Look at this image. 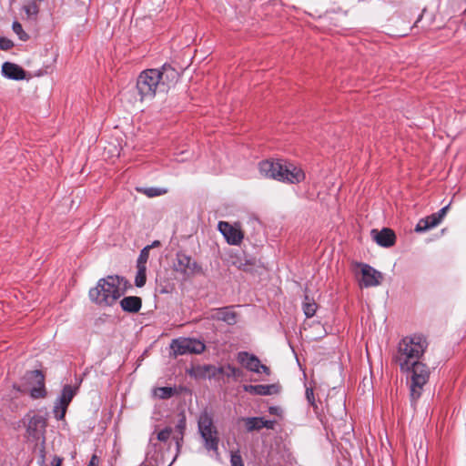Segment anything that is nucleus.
<instances>
[{"instance_id":"obj_1","label":"nucleus","mask_w":466,"mask_h":466,"mask_svg":"<svg viewBox=\"0 0 466 466\" xmlns=\"http://www.w3.org/2000/svg\"><path fill=\"white\" fill-rule=\"evenodd\" d=\"M427 348L426 338L421 334H413L400 340L393 356V360L398 364L400 371L407 374L410 402L413 407L420 398L423 387L430 378L428 366L420 361Z\"/></svg>"},{"instance_id":"obj_2","label":"nucleus","mask_w":466,"mask_h":466,"mask_svg":"<svg viewBox=\"0 0 466 466\" xmlns=\"http://www.w3.org/2000/svg\"><path fill=\"white\" fill-rule=\"evenodd\" d=\"M179 79L178 71L169 64L160 68L142 71L137 79V89L141 100H151L157 94H166Z\"/></svg>"},{"instance_id":"obj_3","label":"nucleus","mask_w":466,"mask_h":466,"mask_svg":"<svg viewBox=\"0 0 466 466\" xmlns=\"http://www.w3.org/2000/svg\"><path fill=\"white\" fill-rule=\"evenodd\" d=\"M258 169L262 176L280 182L297 184L305 179V173L299 167L283 159L261 161Z\"/></svg>"},{"instance_id":"obj_4","label":"nucleus","mask_w":466,"mask_h":466,"mask_svg":"<svg viewBox=\"0 0 466 466\" xmlns=\"http://www.w3.org/2000/svg\"><path fill=\"white\" fill-rule=\"evenodd\" d=\"M121 281L122 279L118 276L100 279L96 286L89 290L90 299L102 307L113 306L124 293L120 287Z\"/></svg>"},{"instance_id":"obj_5","label":"nucleus","mask_w":466,"mask_h":466,"mask_svg":"<svg viewBox=\"0 0 466 466\" xmlns=\"http://www.w3.org/2000/svg\"><path fill=\"white\" fill-rule=\"evenodd\" d=\"M198 431L203 439L205 448L218 455L219 439L218 431L213 424L212 416L207 411L202 412L198 417Z\"/></svg>"},{"instance_id":"obj_6","label":"nucleus","mask_w":466,"mask_h":466,"mask_svg":"<svg viewBox=\"0 0 466 466\" xmlns=\"http://www.w3.org/2000/svg\"><path fill=\"white\" fill-rule=\"evenodd\" d=\"M26 427V438L30 441H38L46 432L47 419L41 414H26L23 419Z\"/></svg>"},{"instance_id":"obj_7","label":"nucleus","mask_w":466,"mask_h":466,"mask_svg":"<svg viewBox=\"0 0 466 466\" xmlns=\"http://www.w3.org/2000/svg\"><path fill=\"white\" fill-rule=\"evenodd\" d=\"M170 348L177 356L189 353H202L206 346L203 342L196 339L179 338L172 340Z\"/></svg>"},{"instance_id":"obj_8","label":"nucleus","mask_w":466,"mask_h":466,"mask_svg":"<svg viewBox=\"0 0 466 466\" xmlns=\"http://www.w3.org/2000/svg\"><path fill=\"white\" fill-rule=\"evenodd\" d=\"M76 388L70 385L64 386L60 396L55 402L53 412L57 420H62L66 413L67 407L72 401L74 396L76 394Z\"/></svg>"},{"instance_id":"obj_9","label":"nucleus","mask_w":466,"mask_h":466,"mask_svg":"<svg viewBox=\"0 0 466 466\" xmlns=\"http://www.w3.org/2000/svg\"><path fill=\"white\" fill-rule=\"evenodd\" d=\"M174 269L188 278L201 271V267L189 256L182 252L177 253Z\"/></svg>"},{"instance_id":"obj_10","label":"nucleus","mask_w":466,"mask_h":466,"mask_svg":"<svg viewBox=\"0 0 466 466\" xmlns=\"http://www.w3.org/2000/svg\"><path fill=\"white\" fill-rule=\"evenodd\" d=\"M218 228L229 245H239L244 238V234L239 223L231 225L227 221H219Z\"/></svg>"},{"instance_id":"obj_11","label":"nucleus","mask_w":466,"mask_h":466,"mask_svg":"<svg viewBox=\"0 0 466 466\" xmlns=\"http://www.w3.org/2000/svg\"><path fill=\"white\" fill-rule=\"evenodd\" d=\"M237 360L247 370L259 373L264 372L269 374L268 367L261 364L260 360L254 354H250L247 351H240L237 355Z\"/></svg>"},{"instance_id":"obj_12","label":"nucleus","mask_w":466,"mask_h":466,"mask_svg":"<svg viewBox=\"0 0 466 466\" xmlns=\"http://www.w3.org/2000/svg\"><path fill=\"white\" fill-rule=\"evenodd\" d=\"M25 378L28 381H35V385L33 386L29 390V394L32 399H41L46 397V390L45 388V377L40 370H35L27 371L25 375Z\"/></svg>"},{"instance_id":"obj_13","label":"nucleus","mask_w":466,"mask_h":466,"mask_svg":"<svg viewBox=\"0 0 466 466\" xmlns=\"http://www.w3.org/2000/svg\"><path fill=\"white\" fill-rule=\"evenodd\" d=\"M362 279L360 285L369 288L376 287L381 283L382 274L368 264H360Z\"/></svg>"},{"instance_id":"obj_14","label":"nucleus","mask_w":466,"mask_h":466,"mask_svg":"<svg viewBox=\"0 0 466 466\" xmlns=\"http://www.w3.org/2000/svg\"><path fill=\"white\" fill-rule=\"evenodd\" d=\"M372 239L380 247L390 248L395 244L396 235L390 228H384L381 230L372 229Z\"/></svg>"},{"instance_id":"obj_15","label":"nucleus","mask_w":466,"mask_h":466,"mask_svg":"<svg viewBox=\"0 0 466 466\" xmlns=\"http://www.w3.org/2000/svg\"><path fill=\"white\" fill-rule=\"evenodd\" d=\"M171 434L172 428L170 427H166L165 429L158 431L156 437H154V434H152L149 438V443L147 450V458L151 456L152 451L157 452V451H160L161 448H158L157 441L167 442L169 440Z\"/></svg>"},{"instance_id":"obj_16","label":"nucleus","mask_w":466,"mask_h":466,"mask_svg":"<svg viewBox=\"0 0 466 466\" xmlns=\"http://www.w3.org/2000/svg\"><path fill=\"white\" fill-rule=\"evenodd\" d=\"M210 319L226 322L228 325L237 323V313L229 307L213 309L209 316Z\"/></svg>"},{"instance_id":"obj_17","label":"nucleus","mask_w":466,"mask_h":466,"mask_svg":"<svg viewBox=\"0 0 466 466\" xmlns=\"http://www.w3.org/2000/svg\"><path fill=\"white\" fill-rule=\"evenodd\" d=\"M3 75L13 80H23L25 78V71L16 64L5 62L2 66Z\"/></svg>"},{"instance_id":"obj_18","label":"nucleus","mask_w":466,"mask_h":466,"mask_svg":"<svg viewBox=\"0 0 466 466\" xmlns=\"http://www.w3.org/2000/svg\"><path fill=\"white\" fill-rule=\"evenodd\" d=\"M121 309L128 313H137L142 307V299L137 296L125 297L120 300Z\"/></svg>"},{"instance_id":"obj_19","label":"nucleus","mask_w":466,"mask_h":466,"mask_svg":"<svg viewBox=\"0 0 466 466\" xmlns=\"http://www.w3.org/2000/svg\"><path fill=\"white\" fill-rule=\"evenodd\" d=\"M274 389V385H244L243 390L246 392H248L250 394L254 395H260V396H268L272 394V390Z\"/></svg>"},{"instance_id":"obj_20","label":"nucleus","mask_w":466,"mask_h":466,"mask_svg":"<svg viewBox=\"0 0 466 466\" xmlns=\"http://www.w3.org/2000/svg\"><path fill=\"white\" fill-rule=\"evenodd\" d=\"M241 420L245 422L246 429L248 432L262 429L261 417L242 418Z\"/></svg>"},{"instance_id":"obj_21","label":"nucleus","mask_w":466,"mask_h":466,"mask_svg":"<svg viewBox=\"0 0 466 466\" xmlns=\"http://www.w3.org/2000/svg\"><path fill=\"white\" fill-rule=\"evenodd\" d=\"M302 309L306 317L311 318L316 313L317 304L313 299H309V297L306 295L302 304Z\"/></svg>"},{"instance_id":"obj_22","label":"nucleus","mask_w":466,"mask_h":466,"mask_svg":"<svg viewBox=\"0 0 466 466\" xmlns=\"http://www.w3.org/2000/svg\"><path fill=\"white\" fill-rule=\"evenodd\" d=\"M217 370L218 373H222L227 377H233L236 379L239 378L243 374L240 369H238L230 364L224 367H220Z\"/></svg>"},{"instance_id":"obj_23","label":"nucleus","mask_w":466,"mask_h":466,"mask_svg":"<svg viewBox=\"0 0 466 466\" xmlns=\"http://www.w3.org/2000/svg\"><path fill=\"white\" fill-rule=\"evenodd\" d=\"M137 275H136V278H135V285L137 288H141V287H143L146 284V280H147V275H146L147 266H139V267H137Z\"/></svg>"},{"instance_id":"obj_24","label":"nucleus","mask_w":466,"mask_h":466,"mask_svg":"<svg viewBox=\"0 0 466 466\" xmlns=\"http://www.w3.org/2000/svg\"><path fill=\"white\" fill-rule=\"evenodd\" d=\"M137 190L148 198L158 197L167 193V189L160 187H142Z\"/></svg>"},{"instance_id":"obj_25","label":"nucleus","mask_w":466,"mask_h":466,"mask_svg":"<svg viewBox=\"0 0 466 466\" xmlns=\"http://www.w3.org/2000/svg\"><path fill=\"white\" fill-rule=\"evenodd\" d=\"M151 248L152 246H146L144 248H142L137 260V267L147 266V262L149 258V250Z\"/></svg>"},{"instance_id":"obj_26","label":"nucleus","mask_w":466,"mask_h":466,"mask_svg":"<svg viewBox=\"0 0 466 466\" xmlns=\"http://www.w3.org/2000/svg\"><path fill=\"white\" fill-rule=\"evenodd\" d=\"M186 429V418L183 416L177 422V426H176V430L178 431V433L180 434V438H177V437H174V439H176V441H177V448H179L180 446V441H182L183 440V434H184V431Z\"/></svg>"},{"instance_id":"obj_27","label":"nucleus","mask_w":466,"mask_h":466,"mask_svg":"<svg viewBox=\"0 0 466 466\" xmlns=\"http://www.w3.org/2000/svg\"><path fill=\"white\" fill-rule=\"evenodd\" d=\"M230 466H245L239 451H232L230 454Z\"/></svg>"},{"instance_id":"obj_28","label":"nucleus","mask_w":466,"mask_h":466,"mask_svg":"<svg viewBox=\"0 0 466 466\" xmlns=\"http://www.w3.org/2000/svg\"><path fill=\"white\" fill-rule=\"evenodd\" d=\"M12 27H13L14 32L19 35V38L21 40H26L28 38V35H26V33L24 32L23 27L20 23H18L16 21L14 22Z\"/></svg>"},{"instance_id":"obj_29","label":"nucleus","mask_w":466,"mask_h":466,"mask_svg":"<svg viewBox=\"0 0 466 466\" xmlns=\"http://www.w3.org/2000/svg\"><path fill=\"white\" fill-rule=\"evenodd\" d=\"M238 269L243 270L245 272H250L254 268V262L250 259L244 258L241 264H239Z\"/></svg>"},{"instance_id":"obj_30","label":"nucleus","mask_w":466,"mask_h":466,"mask_svg":"<svg viewBox=\"0 0 466 466\" xmlns=\"http://www.w3.org/2000/svg\"><path fill=\"white\" fill-rule=\"evenodd\" d=\"M431 229L426 218H421L415 227L416 232H425Z\"/></svg>"},{"instance_id":"obj_31","label":"nucleus","mask_w":466,"mask_h":466,"mask_svg":"<svg viewBox=\"0 0 466 466\" xmlns=\"http://www.w3.org/2000/svg\"><path fill=\"white\" fill-rule=\"evenodd\" d=\"M158 391L160 392L159 397L162 399H167L173 395V389L169 387L159 388Z\"/></svg>"},{"instance_id":"obj_32","label":"nucleus","mask_w":466,"mask_h":466,"mask_svg":"<svg viewBox=\"0 0 466 466\" xmlns=\"http://www.w3.org/2000/svg\"><path fill=\"white\" fill-rule=\"evenodd\" d=\"M425 218H426L431 228H435L436 226H438L441 223V221L439 220V218H437L435 213L431 214V216H428Z\"/></svg>"},{"instance_id":"obj_33","label":"nucleus","mask_w":466,"mask_h":466,"mask_svg":"<svg viewBox=\"0 0 466 466\" xmlns=\"http://www.w3.org/2000/svg\"><path fill=\"white\" fill-rule=\"evenodd\" d=\"M14 46L13 42L5 37H0V48L2 50H9Z\"/></svg>"},{"instance_id":"obj_34","label":"nucleus","mask_w":466,"mask_h":466,"mask_svg":"<svg viewBox=\"0 0 466 466\" xmlns=\"http://www.w3.org/2000/svg\"><path fill=\"white\" fill-rule=\"evenodd\" d=\"M243 259H244V258H242L240 256H231L230 263H231L232 266H234L237 268H238V266H240L239 264H241Z\"/></svg>"},{"instance_id":"obj_35","label":"nucleus","mask_w":466,"mask_h":466,"mask_svg":"<svg viewBox=\"0 0 466 466\" xmlns=\"http://www.w3.org/2000/svg\"><path fill=\"white\" fill-rule=\"evenodd\" d=\"M449 207L450 205H447L441 208L437 213H435L440 221H441L442 218L445 217L447 210L449 209Z\"/></svg>"},{"instance_id":"obj_36","label":"nucleus","mask_w":466,"mask_h":466,"mask_svg":"<svg viewBox=\"0 0 466 466\" xmlns=\"http://www.w3.org/2000/svg\"><path fill=\"white\" fill-rule=\"evenodd\" d=\"M261 424H262V429L263 428L273 429L274 425H275V420H264L263 418H261Z\"/></svg>"},{"instance_id":"obj_37","label":"nucleus","mask_w":466,"mask_h":466,"mask_svg":"<svg viewBox=\"0 0 466 466\" xmlns=\"http://www.w3.org/2000/svg\"><path fill=\"white\" fill-rule=\"evenodd\" d=\"M99 461H100L99 458L96 454H94L91 457L87 466H99Z\"/></svg>"},{"instance_id":"obj_38","label":"nucleus","mask_w":466,"mask_h":466,"mask_svg":"<svg viewBox=\"0 0 466 466\" xmlns=\"http://www.w3.org/2000/svg\"><path fill=\"white\" fill-rule=\"evenodd\" d=\"M306 397L308 399V400L310 402V403H313L314 401V393H313V390L312 389H307L306 390Z\"/></svg>"},{"instance_id":"obj_39","label":"nucleus","mask_w":466,"mask_h":466,"mask_svg":"<svg viewBox=\"0 0 466 466\" xmlns=\"http://www.w3.org/2000/svg\"><path fill=\"white\" fill-rule=\"evenodd\" d=\"M62 459L60 457H54L51 461V466H61Z\"/></svg>"},{"instance_id":"obj_40","label":"nucleus","mask_w":466,"mask_h":466,"mask_svg":"<svg viewBox=\"0 0 466 466\" xmlns=\"http://www.w3.org/2000/svg\"><path fill=\"white\" fill-rule=\"evenodd\" d=\"M25 11H26L27 14L36 13L37 12V6L35 5H32L30 6H27L25 8Z\"/></svg>"},{"instance_id":"obj_41","label":"nucleus","mask_w":466,"mask_h":466,"mask_svg":"<svg viewBox=\"0 0 466 466\" xmlns=\"http://www.w3.org/2000/svg\"><path fill=\"white\" fill-rule=\"evenodd\" d=\"M269 412H270L271 414H276V412H277V408H276V407H270V408H269Z\"/></svg>"},{"instance_id":"obj_42","label":"nucleus","mask_w":466,"mask_h":466,"mask_svg":"<svg viewBox=\"0 0 466 466\" xmlns=\"http://www.w3.org/2000/svg\"><path fill=\"white\" fill-rule=\"evenodd\" d=\"M160 244V242L158 240H155L150 246L153 247H156V246H158Z\"/></svg>"},{"instance_id":"obj_43","label":"nucleus","mask_w":466,"mask_h":466,"mask_svg":"<svg viewBox=\"0 0 466 466\" xmlns=\"http://www.w3.org/2000/svg\"><path fill=\"white\" fill-rule=\"evenodd\" d=\"M463 15H464V17H465L464 25H465V26H466V10L463 12Z\"/></svg>"},{"instance_id":"obj_44","label":"nucleus","mask_w":466,"mask_h":466,"mask_svg":"<svg viewBox=\"0 0 466 466\" xmlns=\"http://www.w3.org/2000/svg\"><path fill=\"white\" fill-rule=\"evenodd\" d=\"M16 389H17L18 391H21V392L25 391V390H22L20 387H17Z\"/></svg>"},{"instance_id":"obj_45","label":"nucleus","mask_w":466,"mask_h":466,"mask_svg":"<svg viewBox=\"0 0 466 466\" xmlns=\"http://www.w3.org/2000/svg\"><path fill=\"white\" fill-rule=\"evenodd\" d=\"M420 17L421 16L418 17V20H416V23H419V20H420Z\"/></svg>"},{"instance_id":"obj_46","label":"nucleus","mask_w":466,"mask_h":466,"mask_svg":"<svg viewBox=\"0 0 466 466\" xmlns=\"http://www.w3.org/2000/svg\"><path fill=\"white\" fill-rule=\"evenodd\" d=\"M420 17L421 16L418 17V20H416V23H419V20H420Z\"/></svg>"}]
</instances>
